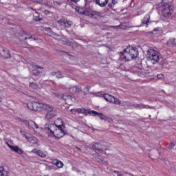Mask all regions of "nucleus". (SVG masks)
<instances>
[{
	"mask_svg": "<svg viewBox=\"0 0 176 176\" xmlns=\"http://www.w3.org/2000/svg\"><path fill=\"white\" fill-rule=\"evenodd\" d=\"M64 127L57 126L54 124H45L44 130L49 137H56V138H63L65 135V131H64Z\"/></svg>",
	"mask_w": 176,
	"mask_h": 176,
	"instance_id": "obj_1",
	"label": "nucleus"
},
{
	"mask_svg": "<svg viewBox=\"0 0 176 176\" xmlns=\"http://www.w3.org/2000/svg\"><path fill=\"white\" fill-rule=\"evenodd\" d=\"M137 56H138V50L131 46H127L122 52H120V60L121 61H131Z\"/></svg>",
	"mask_w": 176,
	"mask_h": 176,
	"instance_id": "obj_2",
	"label": "nucleus"
},
{
	"mask_svg": "<svg viewBox=\"0 0 176 176\" xmlns=\"http://www.w3.org/2000/svg\"><path fill=\"white\" fill-rule=\"evenodd\" d=\"M28 108L34 112H42V111H53V107L47 103L39 102H30L28 103Z\"/></svg>",
	"mask_w": 176,
	"mask_h": 176,
	"instance_id": "obj_3",
	"label": "nucleus"
},
{
	"mask_svg": "<svg viewBox=\"0 0 176 176\" xmlns=\"http://www.w3.org/2000/svg\"><path fill=\"white\" fill-rule=\"evenodd\" d=\"M47 34L49 35V36H53L54 39H56V41H58L60 43H63V45H67V46H72V44L74 43L65 39V38H61V36L59 35L56 34L54 32L52 31V29L48 28L47 29Z\"/></svg>",
	"mask_w": 176,
	"mask_h": 176,
	"instance_id": "obj_4",
	"label": "nucleus"
},
{
	"mask_svg": "<svg viewBox=\"0 0 176 176\" xmlns=\"http://www.w3.org/2000/svg\"><path fill=\"white\" fill-rule=\"evenodd\" d=\"M147 60L148 61H151L152 64H157L159 63V54L157 51L150 49L147 51Z\"/></svg>",
	"mask_w": 176,
	"mask_h": 176,
	"instance_id": "obj_5",
	"label": "nucleus"
},
{
	"mask_svg": "<svg viewBox=\"0 0 176 176\" xmlns=\"http://www.w3.org/2000/svg\"><path fill=\"white\" fill-rule=\"evenodd\" d=\"M161 12L164 17H170L174 12V7L171 5L166 4L161 7Z\"/></svg>",
	"mask_w": 176,
	"mask_h": 176,
	"instance_id": "obj_6",
	"label": "nucleus"
},
{
	"mask_svg": "<svg viewBox=\"0 0 176 176\" xmlns=\"http://www.w3.org/2000/svg\"><path fill=\"white\" fill-rule=\"evenodd\" d=\"M123 107H133V108H136V109H148L149 106L145 105L142 103L137 104V103H130L129 102H124L121 103Z\"/></svg>",
	"mask_w": 176,
	"mask_h": 176,
	"instance_id": "obj_7",
	"label": "nucleus"
},
{
	"mask_svg": "<svg viewBox=\"0 0 176 176\" xmlns=\"http://www.w3.org/2000/svg\"><path fill=\"white\" fill-rule=\"evenodd\" d=\"M21 122H23V123L25 124V126H28L29 129H33L34 133H38V129H39V126H38V124H36L35 122L32 120H21Z\"/></svg>",
	"mask_w": 176,
	"mask_h": 176,
	"instance_id": "obj_8",
	"label": "nucleus"
},
{
	"mask_svg": "<svg viewBox=\"0 0 176 176\" xmlns=\"http://www.w3.org/2000/svg\"><path fill=\"white\" fill-rule=\"evenodd\" d=\"M21 135H23V137H24L27 140L28 142L33 144H38V139L36 138L31 136L28 133L23 131H21Z\"/></svg>",
	"mask_w": 176,
	"mask_h": 176,
	"instance_id": "obj_9",
	"label": "nucleus"
},
{
	"mask_svg": "<svg viewBox=\"0 0 176 176\" xmlns=\"http://www.w3.org/2000/svg\"><path fill=\"white\" fill-rule=\"evenodd\" d=\"M58 24L61 28H71V26L72 25V21L65 19H60L58 21Z\"/></svg>",
	"mask_w": 176,
	"mask_h": 176,
	"instance_id": "obj_10",
	"label": "nucleus"
},
{
	"mask_svg": "<svg viewBox=\"0 0 176 176\" xmlns=\"http://www.w3.org/2000/svg\"><path fill=\"white\" fill-rule=\"evenodd\" d=\"M6 145L12 151V152H15V153H17L18 155H23L24 153V151L23 149L20 148L19 146H12L9 143L6 142Z\"/></svg>",
	"mask_w": 176,
	"mask_h": 176,
	"instance_id": "obj_11",
	"label": "nucleus"
},
{
	"mask_svg": "<svg viewBox=\"0 0 176 176\" xmlns=\"http://www.w3.org/2000/svg\"><path fill=\"white\" fill-rule=\"evenodd\" d=\"M71 112H78V113H82V115H87L91 111H89V110H86L85 109L81 108V109H72Z\"/></svg>",
	"mask_w": 176,
	"mask_h": 176,
	"instance_id": "obj_12",
	"label": "nucleus"
},
{
	"mask_svg": "<svg viewBox=\"0 0 176 176\" xmlns=\"http://www.w3.org/2000/svg\"><path fill=\"white\" fill-rule=\"evenodd\" d=\"M52 164H54V166H56V167L58 168H63V167H64V163H63V162L57 160V159H54L52 160Z\"/></svg>",
	"mask_w": 176,
	"mask_h": 176,
	"instance_id": "obj_13",
	"label": "nucleus"
},
{
	"mask_svg": "<svg viewBox=\"0 0 176 176\" xmlns=\"http://www.w3.org/2000/svg\"><path fill=\"white\" fill-rule=\"evenodd\" d=\"M1 50H3L2 53H0L1 57L3 58H10V54H9V50L8 49L2 47Z\"/></svg>",
	"mask_w": 176,
	"mask_h": 176,
	"instance_id": "obj_14",
	"label": "nucleus"
},
{
	"mask_svg": "<svg viewBox=\"0 0 176 176\" xmlns=\"http://www.w3.org/2000/svg\"><path fill=\"white\" fill-rule=\"evenodd\" d=\"M96 5L100 6V8H105L109 2V0H95Z\"/></svg>",
	"mask_w": 176,
	"mask_h": 176,
	"instance_id": "obj_15",
	"label": "nucleus"
},
{
	"mask_svg": "<svg viewBox=\"0 0 176 176\" xmlns=\"http://www.w3.org/2000/svg\"><path fill=\"white\" fill-rule=\"evenodd\" d=\"M103 98H104L105 100L107 101V102H111V104L113 103L114 96L109 94H105L102 95Z\"/></svg>",
	"mask_w": 176,
	"mask_h": 176,
	"instance_id": "obj_16",
	"label": "nucleus"
},
{
	"mask_svg": "<svg viewBox=\"0 0 176 176\" xmlns=\"http://www.w3.org/2000/svg\"><path fill=\"white\" fill-rule=\"evenodd\" d=\"M90 115H91V116H98V118H100V119H101V120H105V116H104L101 113H98L96 111H91Z\"/></svg>",
	"mask_w": 176,
	"mask_h": 176,
	"instance_id": "obj_17",
	"label": "nucleus"
},
{
	"mask_svg": "<svg viewBox=\"0 0 176 176\" xmlns=\"http://www.w3.org/2000/svg\"><path fill=\"white\" fill-rule=\"evenodd\" d=\"M93 149L98 151V152H102V144L101 143H95L92 146Z\"/></svg>",
	"mask_w": 176,
	"mask_h": 176,
	"instance_id": "obj_18",
	"label": "nucleus"
},
{
	"mask_svg": "<svg viewBox=\"0 0 176 176\" xmlns=\"http://www.w3.org/2000/svg\"><path fill=\"white\" fill-rule=\"evenodd\" d=\"M95 159L96 160H97V162H98V163H102V164H104L105 166H108V162L104 160V158L98 155V154L95 155Z\"/></svg>",
	"mask_w": 176,
	"mask_h": 176,
	"instance_id": "obj_19",
	"label": "nucleus"
},
{
	"mask_svg": "<svg viewBox=\"0 0 176 176\" xmlns=\"http://www.w3.org/2000/svg\"><path fill=\"white\" fill-rule=\"evenodd\" d=\"M50 112H48L46 116H45V119L47 120H51V119H53V118H54V116H56V112L53 111V109L52 111H48Z\"/></svg>",
	"mask_w": 176,
	"mask_h": 176,
	"instance_id": "obj_20",
	"label": "nucleus"
},
{
	"mask_svg": "<svg viewBox=\"0 0 176 176\" xmlns=\"http://www.w3.org/2000/svg\"><path fill=\"white\" fill-rule=\"evenodd\" d=\"M54 124H55V126H57V127L65 128V125H64V122H63V120L61 118H58L55 121V123Z\"/></svg>",
	"mask_w": 176,
	"mask_h": 176,
	"instance_id": "obj_21",
	"label": "nucleus"
},
{
	"mask_svg": "<svg viewBox=\"0 0 176 176\" xmlns=\"http://www.w3.org/2000/svg\"><path fill=\"white\" fill-rule=\"evenodd\" d=\"M150 19H151V15H149V14H146L143 18V19L142 20V24H146V25H148V24H149L150 23L149 21Z\"/></svg>",
	"mask_w": 176,
	"mask_h": 176,
	"instance_id": "obj_22",
	"label": "nucleus"
},
{
	"mask_svg": "<svg viewBox=\"0 0 176 176\" xmlns=\"http://www.w3.org/2000/svg\"><path fill=\"white\" fill-rule=\"evenodd\" d=\"M167 45L169 46L170 47L173 46H176V38H170L167 41Z\"/></svg>",
	"mask_w": 176,
	"mask_h": 176,
	"instance_id": "obj_23",
	"label": "nucleus"
},
{
	"mask_svg": "<svg viewBox=\"0 0 176 176\" xmlns=\"http://www.w3.org/2000/svg\"><path fill=\"white\" fill-rule=\"evenodd\" d=\"M51 75H52V76H56L58 79H61L62 78H64V76H63V74H61L60 72H53L51 73Z\"/></svg>",
	"mask_w": 176,
	"mask_h": 176,
	"instance_id": "obj_24",
	"label": "nucleus"
},
{
	"mask_svg": "<svg viewBox=\"0 0 176 176\" xmlns=\"http://www.w3.org/2000/svg\"><path fill=\"white\" fill-rule=\"evenodd\" d=\"M0 176H9V172L6 170L3 166H0Z\"/></svg>",
	"mask_w": 176,
	"mask_h": 176,
	"instance_id": "obj_25",
	"label": "nucleus"
},
{
	"mask_svg": "<svg viewBox=\"0 0 176 176\" xmlns=\"http://www.w3.org/2000/svg\"><path fill=\"white\" fill-rule=\"evenodd\" d=\"M153 34L156 36H159V35H162V34H163V31L162 30V29L160 28L154 29L153 31Z\"/></svg>",
	"mask_w": 176,
	"mask_h": 176,
	"instance_id": "obj_26",
	"label": "nucleus"
},
{
	"mask_svg": "<svg viewBox=\"0 0 176 176\" xmlns=\"http://www.w3.org/2000/svg\"><path fill=\"white\" fill-rule=\"evenodd\" d=\"M70 93H80L82 89H78L77 86H74L69 89Z\"/></svg>",
	"mask_w": 176,
	"mask_h": 176,
	"instance_id": "obj_27",
	"label": "nucleus"
},
{
	"mask_svg": "<svg viewBox=\"0 0 176 176\" xmlns=\"http://www.w3.org/2000/svg\"><path fill=\"white\" fill-rule=\"evenodd\" d=\"M62 98L65 101H71V100H72L74 99V98H72V96H69V95H67V96L63 95L62 96Z\"/></svg>",
	"mask_w": 176,
	"mask_h": 176,
	"instance_id": "obj_28",
	"label": "nucleus"
},
{
	"mask_svg": "<svg viewBox=\"0 0 176 176\" xmlns=\"http://www.w3.org/2000/svg\"><path fill=\"white\" fill-rule=\"evenodd\" d=\"M113 173L117 176H124L127 174V173H126L125 171L119 172L118 170H114Z\"/></svg>",
	"mask_w": 176,
	"mask_h": 176,
	"instance_id": "obj_29",
	"label": "nucleus"
},
{
	"mask_svg": "<svg viewBox=\"0 0 176 176\" xmlns=\"http://www.w3.org/2000/svg\"><path fill=\"white\" fill-rule=\"evenodd\" d=\"M37 155H38V156H39L40 157H43V158L46 157V154H45L43 151H41V150H38V153H37Z\"/></svg>",
	"mask_w": 176,
	"mask_h": 176,
	"instance_id": "obj_30",
	"label": "nucleus"
},
{
	"mask_svg": "<svg viewBox=\"0 0 176 176\" xmlns=\"http://www.w3.org/2000/svg\"><path fill=\"white\" fill-rule=\"evenodd\" d=\"M113 104H116V105H120V104H122V102L120 101V100L114 97V100H113Z\"/></svg>",
	"mask_w": 176,
	"mask_h": 176,
	"instance_id": "obj_31",
	"label": "nucleus"
},
{
	"mask_svg": "<svg viewBox=\"0 0 176 176\" xmlns=\"http://www.w3.org/2000/svg\"><path fill=\"white\" fill-rule=\"evenodd\" d=\"M30 86L31 87H32V89H38V85H36V83L30 82Z\"/></svg>",
	"mask_w": 176,
	"mask_h": 176,
	"instance_id": "obj_32",
	"label": "nucleus"
},
{
	"mask_svg": "<svg viewBox=\"0 0 176 176\" xmlns=\"http://www.w3.org/2000/svg\"><path fill=\"white\" fill-rule=\"evenodd\" d=\"M78 12L80 14H86V12L85 10H83V8H78Z\"/></svg>",
	"mask_w": 176,
	"mask_h": 176,
	"instance_id": "obj_33",
	"label": "nucleus"
},
{
	"mask_svg": "<svg viewBox=\"0 0 176 176\" xmlns=\"http://www.w3.org/2000/svg\"><path fill=\"white\" fill-rule=\"evenodd\" d=\"M90 89V86H87V87H85L83 89V91L85 93V94H89V90Z\"/></svg>",
	"mask_w": 176,
	"mask_h": 176,
	"instance_id": "obj_34",
	"label": "nucleus"
},
{
	"mask_svg": "<svg viewBox=\"0 0 176 176\" xmlns=\"http://www.w3.org/2000/svg\"><path fill=\"white\" fill-rule=\"evenodd\" d=\"M33 19H34V20H35V21H41V17H39V16H35V15H34Z\"/></svg>",
	"mask_w": 176,
	"mask_h": 176,
	"instance_id": "obj_35",
	"label": "nucleus"
},
{
	"mask_svg": "<svg viewBox=\"0 0 176 176\" xmlns=\"http://www.w3.org/2000/svg\"><path fill=\"white\" fill-rule=\"evenodd\" d=\"M33 75H35V76H38V75H39V70H37V69L34 70Z\"/></svg>",
	"mask_w": 176,
	"mask_h": 176,
	"instance_id": "obj_36",
	"label": "nucleus"
},
{
	"mask_svg": "<svg viewBox=\"0 0 176 176\" xmlns=\"http://www.w3.org/2000/svg\"><path fill=\"white\" fill-rule=\"evenodd\" d=\"M175 146V144L174 142H172L169 144L168 149H173L174 146Z\"/></svg>",
	"mask_w": 176,
	"mask_h": 176,
	"instance_id": "obj_37",
	"label": "nucleus"
},
{
	"mask_svg": "<svg viewBox=\"0 0 176 176\" xmlns=\"http://www.w3.org/2000/svg\"><path fill=\"white\" fill-rule=\"evenodd\" d=\"M157 78L158 79H163V78H164V76L162 74H160L157 75Z\"/></svg>",
	"mask_w": 176,
	"mask_h": 176,
	"instance_id": "obj_38",
	"label": "nucleus"
},
{
	"mask_svg": "<svg viewBox=\"0 0 176 176\" xmlns=\"http://www.w3.org/2000/svg\"><path fill=\"white\" fill-rule=\"evenodd\" d=\"M38 151H39V150L34 148L33 150H32V153H35L36 155H38Z\"/></svg>",
	"mask_w": 176,
	"mask_h": 176,
	"instance_id": "obj_39",
	"label": "nucleus"
},
{
	"mask_svg": "<svg viewBox=\"0 0 176 176\" xmlns=\"http://www.w3.org/2000/svg\"><path fill=\"white\" fill-rule=\"evenodd\" d=\"M30 39V41H36V39L32 36H30L29 38L25 37V40Z\"/></svg>",
	"mask_w": 176,
	"mask_h": 176,
	"instance_id": "obj_40",
	"label": "nucleus"
},
{
	"mask_svg": "<svg viewBox=\"0 0 176 176\" xmlns=\"http://www.w3.org/2000/svg\"><path fill=\"white\" fill-rule=\"evenodd\" d=\"M33 2H37L38 3H42L43 2V0H32Z\"/></svg>",
	"mask_w": 176,
	"mask_h": 176,
	"instance_id": "obj_41",
	"label": "nucleus"
},
{
	"mask_svg": "<svg viewBox=\"0 0 176 176\" xmlns=\"http://www.w3.org/2000/svg\"><path fill=\"white\" fill-rule=\"evenodd\" d=\"M108 6L109 8H113V6H115V4H113V1H112V3H109Z\"/></svg>",
	"mask_w": 176,
	"mask_h": 176,
	"instance_id": "obj_42",
	"label": "nucleus"
},
{
	"mask_svg": "<svg viewBox=\"0 0 176 176\" xmlns=\"http://www.w3.org/2000/svg\"><path fill=\"white\" fill-rule=\"evenodd\" d=\"M43 13L44 14H50V12L49 10H44Z\"/></svg>",
	"mask_w": 176,
	"mask_h": 176,
	"instance_id": "obj_43",
	"label": "nucleus"
},
{
	"mask_svg": "<svg viewBox=\"0 0 176 176\" xmlns=\"http://www.w3.org/2000/svg\"><path fill=\"white\" fill-rule=\"evenodd\" d=\"M112 2L113 3V5H116V3H118V2H119V0H112Z\"/></svg>",
	"mask_w": 176,
	"mask_h": 176,
	"instance_id": "obj_44",
	"label": "nucleus"
},
{
	"mask_svg": "<svg viewBox=\"0 0 176 176\" xmlns=\"http://www.w3.org/2000/svg\"><path fill=\"white\" fill-rule=\"evenodd\" d=\"M71 2H74V3H78V2H79V1L80 0H70Z\"/></svg>",
	"mask_w": 176,
	"mask_h": 176,
	"instance_id": "obj_45",
	"label": "nucleus"
},
{
	"mask_svg": "<svg viewBox=\"0 0 176 176\" xmlns=\"http://www.w3.org/2000/svg\"><path fill=\"white\" fill-rule=\"evenodd\" d=\"M36 68H38V69H43V67H39V66H36Z\"/></svg>",
	"mask_w": 176,
	"mask_h": 176,
	"instance_id": "obj_46",
	"label": "nucleus"
},
{
	"mask_svg": "<svg viewBox=\"0 0 176 176\" xmlns=\"http://www.w3.org/2000/svg\"><path fill=\"white\" fill-rule=\"evenodd\" d=\"M2 101V98H0V102Z\"/></svg>",
	"mask_w": 176,
	"mask_h": 176,
	"instance_id": "obj_47",
	"label": "nucleus"
},
{
	"mask_svg": "<svg viewBox=\"0 0 176 176\" xmlns=\"http://www.w3.org/2000/svg\"><path fill=\"white\" fill-rule=\"evenodd\" d=\"M77 149H79V151H80V148H78V147H76Z\"/></svg>",
	"mask_w": 176,
	"mask_h": 176,
	"instance_id": "obj_48",
	"label": "nucleus"
},
{
	"mask_svg": "<svg viewBox=\"0 0 176 176\" xmlns=\"http://www.w3.org/2000/svg\"><path fill=\"white\" fill-rule=\"evenodd\" d=\"M35 13H38L36 11H35Z\"/></svg>",
	"mask_w": 176,
	"mask_h": 176,
	"instance_id": "obj_49",
	"label": "nucleus"
}]
</instances>
